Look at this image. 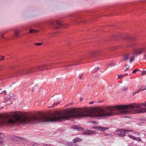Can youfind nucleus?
Here are the masks:
<instances>
[{
    "mask_svg": "<svg viewBox=\"0 0 146 146\" xmlns=\"http://www.w3.org/2000/svg\"><path fill=\"white\" fill-rule=\"evenodd\" d=\"M17 122L25 124L32 122H48V115L40 114L39 117H37L19 113L17 111L11 112L10 114L7 113L0 114V125L14 124Z\"/></svg>",
    "mask_w": 146,
    "mask_h": 146,
    "instance_id": "nucleus-1",
    "label": "nucleus"
},
{
    "mask_svg": "<svg viewBox=\"0 0 146 146\" xmlns=\"http://www.w3.org/2000/svg\"><path fill=\"white\" fill-rule=\"evenodd\" d=\"M138 110V113L146 112V103H141L140 104H131L127 105H118L114 106H107L103 109L101 107V118H105L116 114L114 111L118 110L123 114H127L129 113L131 110Z\"/></svg>",
    "mask_w": 146,
    "mask_h": 146,
    "instance_id": "nucleus-2",
    "label": "nucleus"
},
{
    "mask_svg": "<svg viewBox=\"0 0 146 146\" xmlns=\"http://www.w3.org/2000/svg\"><path fill=\"white\" fill-rule=\"evenodd\" d=\"M49 65L46 64H42L41 65L36 66L35 67L31 69L28 70L27 73H29L33 72H36L38 70H42L50 69L48 67Z\"/></svg>",
    "mask_w": 146,
    "mask_h": 146,
    "instance_id": "nucleus-3",
    "label": "nucleus"
},
{
    "mask_svg": "<svg viewBox=\"0 0 146 146\" xmlns=\"http://www.w3.org/2000/svg\"><path fill=\"white\" fill-rule=\"evenodd\" d=\"M49 25L52 28L58 29L61 26H64L62 23L57 20H54L51 21L48 23Z\"/></svg>",
    "mask_w": 146,
    "mask_h": 146,
    "instance_id": "nucleus-4",
    "label": "nucleus"
},
{
    "mask_svg": "<svg viewBox=\"0 0 146 146\" xmlns=\"http://www.w3.org/2000/svg\"><path fill=\"white\" fill-rule=\"evenodd\" d=\"M116 131L119 132L117 134L118 135L121 137H124L125 136V134L126 132H132L133 131L131 129L129 130L126 129H117Z\"/></svg>",
    "mask_w": 146,
    "mask_h": 146,
    "instance_id": "nucleus-5",
    "label": "nucleus"
},
{
    "mask_svg": "<svg viewBox=\"0 0 146 146\" xmlns=\"http://www.w3.org/2000/svg\"><path fill=\"white\" fill-rule=\"evenodd\" d=\"M127 40L129 42V46H132L135 44L132 42L135 40V39L132 37H127L126 38Z\"/></svg>",
    "mask_w": 146,
    "mask_h": 146,
    "instance_id": "nucleus-6",
    "label": "nucleus"
},
{
    "mask_svg": "<svg viewBox=\"0 0 146 146\" xmlns=\"http://www.w3.org/2000/svg\"><path fill=\"white\" fill-rule=\"evenodd\" d=\"M94 133V131L90 130H87L84 131L83 133V134L85 135H91Z\"/></svg>",
    "mask_w": 146,
    "mask_h": 146,
    "instance_id": "nucleus-7",
    "label": "nucleus"
},
{
    "mask_svg": "<svg viewBox=\"0 0 146 146\" xmlns=\"http://www.w3.org/2000/svg\"><path fill=\"white\" fill-rule=\"evenodd\" d=\"M13 138L14 141H21L24 140L22 138L16 136L13 137Z\"/></svg>",
    "mask_w": 146,
    "mask_h": 146,
    "instance_id": "nucleus-8",
    "label": "nucleus"
},
{
    "mask_svg": "<svg viewBox=\"0 0 146 146\" xmlns=\"http://www.w3.org/2000/svg\"><path fill=\"white\" fill-rule=\"evenodd\" d=\"M82 141V139L78 137H77L74 139L73 140V142L74 143H76L78 142H81Z\"/></svg>",
    "mask_w": 146,
    "mask_h": 146,
    "instance_id": "nucleus-9",
    "label": "nucleus"
},
{
    "mask_svg": "<svg viewBox=\"0 0 146 146\" xmlns=\"http://www.w3.org/2000/svg\"><path fill=\"white\" fill-rule=\"evenodd\" d=\"M146 90V86H143L141 87L139 90H138L137 92H136L133 94V95L134 96L137 93H138L139 92V91H143Z\"/></svg>",
    "mask_w": 146,
    "mask_h": 146,
    "instance_id": "nucleus-10",
    "label": "nucleus"
},
{
    "mask_svg": "<svg viewBox=\"0 0 146 146\" xmlns=\"http://www.w3.org/2000/svg\"><path fill=\"white\" fill-rule=\"evenodd\" d=\"M20 33V31L18 30H15V31L14 36H15L16 37H18Z\"/></svg>",
    "mask_w": 146,
    "mask_h": 146,
    "instance_id": "nucleus-11",
    "label": "nucleus"
},
{
    "mask_svg": "<svg viewBox=\"0 0 146 146\" xmlns=\"http://www.w3.org/2000/svg\"><path fill=\"white\" fill-rule=\"evenodd\" d=\"M130 55V54H125L123 55V59L124 60H127L129 58V55Z\"/></svg>",
    "mask_w": 146,
    "mask_h": 146,
    "instance_id": "nucleus-12",
    "label": "nucleus"
},
{
    "mask_svg": "<svg viewBox=\"0 0 146 146\" xmlns=\"http://www.w3.org/2000/svg\"><path fill=\"white\" fill-rule=\"evenodd\" d=\"M72 22H73V21H75V22L79 23L78 19L77 17H75L72 18L71 20Z\"/></svg>",
    "mask_w": 146,
    "mask_h": 146,
    "instance_id": "nucleus-13",
    "label": "nucleus"
},
{
    "mask_svg": "<svg viewBox=\"0 0 146 146\" xmlns=\"http://www.w3.org/2000/svg\"><path fill=\"white\" fill-rule=\"evenodd\" d=\"M38 32V31L37 30L30 29L29 33L31 34L33 33H37Z\"/></svg>",
    "mask_w": 146,
    "mask_h": 146,
    "instance_id": "nucleus-14",
    "label": "nucleus"
},
{
    "mask_svg": "<svg viewBox=\"0 0 146 146\" xmlns=\"http://www.w3.org/2000/svg\"><path fill=\"white\" fill-rule=\"evenodd\" d=\"M55 101H54V103H53L52 106H50V107H54L58 105L60 103V102H55Z\"/></svg>",
    "mask_w": 146,
    "mask_h": 146,
    "instance_id": "nucleus-15",
    "label": "nucleus"
},
{
    "mask_svg": "<svg viewBox=\"0 0 146 146\" xmlns=\"http://www.w3.org/2000/svg\"><path fill=\"white\" fill-rule=\"evenodd\" d=\"M143 49L137 50L135 51V54H141L143 52Z\"/></svg>",
    "mask_w": 146,
    "mask_h": 146,
    "instance_id": "nucleus-16",
    "label": "nucleus"
},
{
    "mask_svg": "<svg viewBox=\"0 0 146 146\" xmlns=\"http://www.w3.org/2000/svg\"><path fill=\"white\" fill-rule=\"evenodd\" d=\"M15 98V96L13 95V94H11V95H10L9 96V98H8V100H11L13 99H14Z\"/></svg>",
    "mask_w": 146,
    "mask_h": 146,
    "instance_id": "nucleus-17",
    "label": "nucleus"
},
{
    "mask_svg": "<svg viewBox=\"0 0 146 146\" xmlns=\"http://www.w3.org/2000/svg\"><path fill=\"white\" fill-rule=\"evenodd\" d=\"M2 89H0V94H3L4 95H6L7 94L6 91L5 90L2 91Z\"/></svg>",
    "mask_w": 146,
    "mask_h": 146,
    "instance_id": "nucleus-18",
    "label": "nucleus"
},
{
    "mask_svg": "<svg viewBox=\"0 0 146 146\" xmlns=\"http://www.w3.org/2000/svg\"><path fill=\"white\" fill-rule=\"evenodd\" d=\"M100 67H98L97 68H96L95 69H94V70L92 71L91 73L92 74H94L95 72H97L98 70H99L100 69Z\"/></svg>",
    "mask_w": 146,
    "mask_h": 146,
    "instance_id": "nucleus-19",
    "label": "nucleus"
},
{
    "mask_svg": "<svg viewBox=\"0 0 146 146\" xmlns=\"http://www.w3.org/2000/svg\"><path fill=\"white\" fill-rule=\"evenodd\" d=\"M65 145L67 146H73V145L72 142H67Z\"/></svg>",
    "mask_w": 146,
    "mask_h": 146,
    "instance_id": "nucleus-20",
    "label": "nucleus"
},
{
    "mask_svg": "<svg viewBox=\"0 0 146 146\" xmlns=\"http://www.w3.org/2000/svg\"><path fill=\"white\" fill-rule=\"evenodd\" d=\"M109 128L107 127H101V131H104L105 130L108 129Z\"/></svg>",
    "mask_w": 146,
    "mask_h": 146,
    "instance_id": "nucleus-21",
    "label": "nucleus"
},
{
    "mask_svg": "<svg viewBox=\"0 0 146 146\" xmlns=\"http://www.w3.org/2000/svg\"><path fill=\"white\" fill-rule=\"evenodd\" d=\"M127 88L125 86L121 88V90L122 91H126L127 90Z\"/></svg>",
    "mask_w": 146,
    "mask_h": 146,
    "instance_id": "nucleus-22",
    "label": "nucleus"
},
{
    "mask_svg": "<svg viewBox=\"0 0 146 146\" xmlns=\"http://www.w3.org/2000/svg\"><path fill=\"white\" fill-rule=\"evenodd\" d=\"M74 127V129H76V128L77 129V130L78 131H82L83 130V129L82 127H79L77 128L76 127Z\"/></svg>",
    "mask_w": 146,
    "mask_h": 146,
    "instance_id": "nucleus-23",
    "label": "nucleus"
},
{
    "mask_svg": "<svg viewBox=\"0 0 146 146\" xmlns=\"http://www.w3.org/2000/svg\"><path fill=\"white\" fill-rule=\"evenodd\" d=\"M134 60V58L133 56H132L131 57L130 60V62L131 63Z\"/></svg>",
    "mask_w": 146,
    "mask_h": 146,
    "instance_id": "nucleus-24",
    "label": "nucleus"
},
{
    "mask_svg": "<svg viewBox=\"0 0 146 146\" xmlns=\"http://www.w3.org/2000/svg\"><path fill=\"white\" fill-rule=\"evenodd\" d=\"M128 137H129L130 138L133 139L134 140L135 138V137L133 135H128Z\"/></svg>",
    "mask_w": 146,
    "mask_h": 146,
    "instance_id": "nucleus-25",
    "label": "nucleus"
},
{
    "mask_svg": "<svg viewBox=\"0 0 146 146\" xmlns=\"http://www.w3.org/2000/svg\"><path fill=\"white\" fill-rule=\"evenodd\" d=\"M103 134H104V135L105 136H110V137H111L112 136V135H109L107 133H103Z\"/></svg>",
    "mask_w": 146,
    "mask_h": 146,
    "instance_id": "nucleus-26",
    "label": "nucleus"
},
{
    "mask_svg": "<svg viewBox=\"0 0 146 146\" xmlns=\"http://www.w3.org/2000/svg\"><path fill=\"white\" fill-rule=\"evenodd\" d=\"M7 102H5V103H7V104H12L13 102H12V101H6Z\"/></svg>",
    "mask_w": 146,
    "mask_h": 146,
    "instance_id": "nucleus-27",
    "label": "nucleus"
},
{
    "mask_svg": "<svg viewBox=\"0 0 146 146\" xmlns=\"http://www.w3.org/2000/svg\"><path fill=\"white\" fill-rule=\"evenodd\" d=\"M138 70V69H135L132 71V72L133 74H135Z\"/></svg>",
    "mask_w": 146,
    "mask_h": 146,
    "instance_id": "nucleus-28",
    "label": "nucleus"
},
{
    "mask_svg": "<svg viewBox=\"0 0 146 146\" xmlns=\"http://www.w3.org/2000/svg\"><path fill=\"white\" fill-rule=\"evenodd\" d=\"M141 74L142 75H144L146 74V70H143Z\"/></svg>",
    "mask_w": 146,
    "mask_h": 146,
    "instance_id": "nucleus-29",
    "label": "nucleus"
},
{
    "mask_svg": "<svg viewBox=\"0 0 146 146\" xmlns=\"http://www.w3.org/2000/svg\"><path fill=\"white\" fill-rule=\"evenodd\" d=\"M4 137V136L2 134L0 133V138H3Z\"/></svg>",
    "mask_w": 146,
    "mask_h": 146,
    "instance_id": "nucleus-30",
    "label": "nucleus"
},
{
    "mask_svg": "<svg viewBox=\"0 0 146 146\" xmlns=\"http://www.w3.org/2000/svg\"><path fill=\"white\" fill-rule=\"evenodd\" d=\"M43 146H54L53 145H51L50 144H43Z\"/></svg>",
    "mask_w": 146,
    "mask_h": 146,
    "instance_id": "nucleus-31",
    "label": "nucleus"
},
{
    "mask_svg": "<svg viewBox=\"0 0 146 146\" xmlns=\"http://www.w3.org/2000/svg\"><path fill=\"white\" fill-rule=\"evenodd\" d=\"M42 43H35L34 44L37 46H40L41 45Z\"/></svg>",
    "mask_w": 146,
    "mask_h": 146,
    "instance_id": "nucleus-32",
    "label": "nucleus"
},
{
    "mask_svg": "<svg viewBox=\"0 0 146 146\" xmlns=\"http://www.w3.org/2000/svg\"><path fill=\"white\" fill-rule=\"evenodd\" d=\"M2 139V138H0V143H1V145L4 142V140L1 139Z\"/></svg>",
    "mask_w": 146,
    "mask_h": 146,
    "instance_id": "nucleus-33",
    "label": "nucleus"
},
{
    "mask_svg": "<svg viewBox=\"0 0 146 146\" xmlns=\"http://www.w3.org/2000/svg\"><path fill=\"white\" fill-rule=\"evenodd\" d=\"M93 129L96 128V129H100V127H99L98 126L95 127V126H94L93 127Z\"/></svg>",
    "mask_w": 146,
    "mask_h": 146,
    "instance_id": "nucleus-34",
    "label": "nucleus"
},
{
    "mask_svg": "<svg viewBox=\"0 0 146 146\" xmlns=\"http://www.w3.org/2000/svg\"><path fill=\"white\" fill-rule=\"evenodd\" d=\"M140 120L142 121H146V118H143L140 119Z\"/></svg>",
    "mask_w": 146,
    "mask_h": 146,
    "instance_id": "nucleus-35",
    "label": "nucleus"
},
{
    "mask_svg": "<svg viewBox=\"0 0 146 146\" xmlns=\"http://www.w3.org/2000/svg\"><path fill=\"white\" fill-rule=\"evenodd\" d=\"M134 140H137V141H138L141 140V139H140L139 138L136 137H135V138Z\"/></svg>",
    "mask_w": 146,
    "mask_h": 146,
    "instance_id": "nucleus-36",
    "label": "nucleus"
},
{
    "mask_svg": "<svg viewBox=\"0 0 146 146\" xmlns=\"http://www.w3.org/2000/svg\"><path fill=\"white\" fill-rule=\"evenodd\" d=\"M52 34H48V35H47V37L49 38H51L52 37V36L51 35H52Z\"/></svg>",
    "mask_w": 146,
    "mask_h": 146,
    "instance_id": "nucleus-37",
    "label": "nucleus"
},
{
    "mask_svg": "<svg viewBox=\"0 0 146 146\" xmlns=\"http://www.w3.org/2000/svg\"><path fill=\"white\" fill-rule=\"evenodd\" d=\"M91 122L93 123V124L95 125L97 123V121H92Z\"/></svg>",
    "mask_w": 146,
    "mask_h": 146,
    "instance_id": "nucleus-38",
    "label": "nucleus"
},
{
    "mask_svg": "<svg viewBox=\"0 0 146 146\" xmlns=\"http://www.w3.org/2000/svg\"><path fill=\"white\" fill-rule=\"evenodd\" d=\"M123 76V75H121V76H120L119 74L118 75V78H119L121 77H122Z\"/></svg>",
    "mask_w": 146,
    "mask_h": 146,
    "instance_id": "nucleus-39",
    "label": "nucleus"
},
{
    "mask_svg": "<svg viewBox=\"0 0 146 146\" xmlns=\"http://www.w3.org/2000/svg\"><path fill=\"white\" fill-rule=\"evenodd\" d=\"M82 76H83V74H81V75H80V76L79 77V78H80V79H82Z\"/></svg>",
    "mask_w": 146,
    "mask_h": 146,
    "instance_id": "nucleus-40",
    "label": "nucleus"
},
{
    "mask_svg": "<svg viewBox=\"0 0 146 146\" xmlns=\"http://www.w3.org/2000/svg\"><path fill=\"white\" fill-rule=\"evenodd\" d=\"M94 102L92 101L89 103V104H92Z\"/></svg>",
    "mask_w": 146,
    "mask_h": 146,
    "instance_id": "nucleus-41",
    "label": "nucleus"
},
{
    "mask_svg": "<svg viewBox=\"0 0 146 146\" xmlns=\"http://www.w3.org/2000/svg\"><path fill=\"white\" fill-rule=\"evenodd\" d=\"M73 146H81L76 144L73 145Z\"/></svg>",
    "mask_w": 146,
    "mask_h": 146,
    "instance_id": "nucleus-42",
    "label": "nucleus"
},
{
    "mask_svg": "<svg viewBox=\"0 0 146 146\" xmlns=\"http://www.w3.org/2000/svg\"><path fill=\"white\" fill-rule=\"evenodd\" d=\"M83 99H84L83 97L80 98V100H82Z\"/></svg>",
    "mask_w": 146,
    "mask_h": 146,
    "instance_id": "nucleus-43",
    "label": "nucleus"
},
{
    "mask_svg": "<svg viewBox=\"0 0 146 146\" xmlns=\"http://www.w3.org/2000/svg\"><path fill=\"white\" fill-rule=\"evenodd\" d=\"M129 67L128 68H126V69L125 70V71L126 70H129Z\"/></svg>",
    "mask_w": 146,
    "mask_h": 146,
    "instance_id": "nucleus-44",
    "label": "nucleus"
},
{
    "mask_svg": "<svg viewBox=\"0 0 146 146\" xmlns=\"http://www.w3.org/2000/svg\"><path fill=\"white\" fill-rule=\"evenodd\" d=\"M76 64H71V65H69L68 66H74V65H76Z\"/></svg>",
    "mask_w": 146,
    "mask_h": 146,
    "instance_id": "nucleus-45",
    "label": "nucleus"
},
{
    "mask_svg": "<svg viewBox=\"0 0 146 146\" xmlns=\"http://www.w3.org/2000/svg\"><path fill=\"white\" fill-rule=\"evenodd\" d=\"M1 58H2V59H1L2 60L4 59V57L3 56H2L1 57Z\"/></svg>",
    "mask_w": 146,
    "mask_h": 146,
    "instance_id": "nucleus-46",
    "label": "nucleus"
},
{
    "mask_svg": "<svg viewBox=\"0 0 146 146\" xmlns=\"http://www.w3.org/2000/svg\"><path fill=\"white\" fill-rule=\"evenodd\" d=\"M135 54V53L133 54V55L134 56V54Z\"/></svg>",
    "mask_w": 146,
    "mask_h": 146,
    "instance_id": "nucleus-47",
    "label": "nucleus"
},
{
    "mask_svg": "<svg viewBox=\"0 0 146 146\" xmlns=\"http://www.w3.org/2000/svg\"><path fill=\"white\" fill-rule=\"evenodd\" d=\"M5 34V33L4 34H3L2 35V37L3 38H4V37H3V35Z\"/></svg>",
    "mask_w": 146,
    "mask_h": 146,
    "instance_id": "nucleus-48",
    "label": "nucleus"
},
{
    "mask_svg": "<svg viewBox=\"0 0 146 146\" xmlns=\"http://www.w3.org/2000/svg\"><path fill=\"white\" fill-rule=\"evenodd\" d=\"M33 146H35V145L34 144H33Z\"/></svg>",
    "mask_w": 146,
    "mask_h": 146,
    "instance_id": "nucleus-49",
    "label": "nucleus"
},
{
    "mask_svg": "<svg viewBox=\"0 0 146 146\" xmlns=\"http://www.w3.org/2000/svg\"><path fill=\"white\" fill-rule=\"evenodd\" d=\"M72 104V103H70V104H69V105H71V104Z\"/></svg>",
    "mask_w": 146,
    "mask_h": 146,
    "instance_id": "nucleus-50",
    "label": "nucleus"
},
{
    "mask_svg": "<svg viewBox=\"0 0 146 146\" xmlns=\"http://www.w3.org/2000/svg\"><path fill=\"white\" fill-rule=\"evenodd\" d=\"M103 101H101V103Z\"/></svg>",
    "mask_w": 146,
    "mask_h": 146,
    "instance_id": "nucleus-51",
    "label": "nucleus"
},
{
    "mask_svg": "<svg viewBox=\"0 0 146 146\" xmlns=\"http://www.w3.org/2000/svg\"><path fill=\"white\" fill-rule=\"evenodd\" d=\"M1 59H1V58H0V60L1 61V60H1Z\"/></svg>",
    "mask_w": 146,
    "mask_h": 146,
    "instance_id": "nucleus-52",
    "label": "nucleus"
},
{
    "mask_svg": "<svg viewBox=\"0 0 146 146\" xmlns=\"http://www.w3.org/2000/svg\"><path fill=\"white\" fill-rule=\"evenodd\" d=\"M22 71V70H20V72H21V71Z\"/></svg>",
    "mask_w": 146,
    "mask_h": 146,
    "instance_id": "nucleus-53",
    "label": "nucleus"
},
{
    "mask_svg": "<svg viewBox=\"0 0 146 146\" xmlns=\"http://www.w3.org/2000/svg\"><path fill=\"white\" fill-rule=\"evenodd\" d=\"M145 57H146V54L145 55Z\"/></svg>",
    "mask_w": 146,
    "mask_h": 146,
    "instance_id": "nucleus-54",
    "label": "nucleus"
},
{
    "mask_svg": "<svg viewBox=\"0 0 146 146\" xmlns=\"http://www.w3.org/2000/svg\"><path fill=\"white\" fill-rule=\"evenodd\" d=\"M26 74V73H24L23 74Z\"/></svg>",
    "mask_w": 146,
    "mask_h": 146,
    "instance_id": "nucleus-55",
    "label": "nucleus"
},
{
    "mask_svg": "<svg viewBox=\"0 0 146 146\" xmlns=\"http://www.w3.org/2000/svg\"><path fill=\"white\" fill-rule=\"evenodd\" d=\"M2 108H3L2 107H1V109H2Z\"/></svg>",
    "mask_w": 146,
    "mask_h": 146,
    "instance_id": "nucleus-56",
    "label": "nucleus"
},
{
    "mask_svg": "<svg viewBox=\"0 0 146 146\" xmlns=\"http://www.w3.org/2000/svg\"><path fill=\"white\" fill-rule=\"evenodd\" d=\"M2 108H3L2 107H1V109H2Z\"/></svg>",
    "mask_w": 146,
    "mask_h": 146,
    "instance_id": "nucleus-57",
    "label": "nucleus"
},
{
    "mask_svg": "<svg viewBox=\"0 0 146 146\" xmlns=\"http://www.w3.org/2000/svg\"><path fill=\"white\" fill-rule=\"evenodd\" d=\"M135 4V3H133V5H134V4Z\"/></svg>",
    "mask_w": 146,
    "mask_h": 146,
    "instance_id": "nucleus-58",
    "label": "nucleus"
},
{
    "mask_svg": "<svg viewBox=\"0 0 146 146\" xmlns=\"http://www.w3.org/2000/svg\"><path fill=\"white\" fill-rule=\"evenodd\" d=\"M111 65H113L112 64H111Z\"/></svg>",
    "mask_w": 146,
    "mask_h": 146,
    "instance_id": "nucleus-59",
    "label": "nucleus"
},
{
    "mask_svg": "<svg viewBox=\"0 0 146 146\" xmlns=\"http://www.w3.org/2000/svg\"><path fill=\"white\" fill-rule=\"evenodd\" d=\"M126 66H127V65H126V66H125V67H126Z\"/></svg>",
    "mask_w": 146,
    "mask_h": 146,
    "instance_id": "nucleus-60",
    "label": "nucleus"
}]
</instances>
